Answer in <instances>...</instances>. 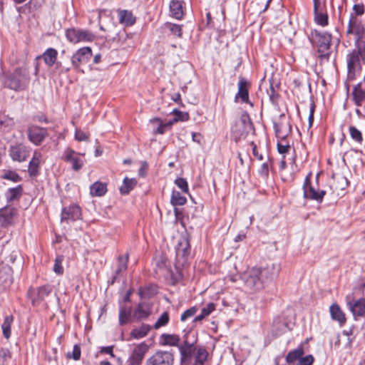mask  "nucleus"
<instances>
[{"label": "nucleus", "instance_id": "obj_1", "mask_svg": "<svg viewBox=\"0 0 365 365\" xmlns=\"http://www.w3.org/2000/svg\"><path fill=\"white\" fill-rule=\"evenodd\" d=\"M188 336L184 338V364L193 359L192 365H205L208 358V351L202 346L196 345L197 336L192 335V339L189 340Z\"/></svg>", "mask_w": 365, "mask_h": 365}, {"label": "nucleus", "instance_id": "obj_2", "mask_svg": "<svg viewBox=\"0 0 365 365\" xmlns=\"http://www.w3.org/2000/svg\"><path fill=\"white\" fill-rule=\"evenodd\" d=\"M346 61L349 76L354 78L356 72L361 71V63H365V41L356 43V48L347 55Z\"/></svg>", "mask_w": 365, "mask_h": 365}, {"label": "nucleus", "instance_id": "obj_3", "mask_svg": "<svg viewBox=\"0 0 365 365\" xmlns=\"http://www.w3.org/2000/svg\"><path fill=\"white\" fill-rule=\"evenodd\" d=\"M312 45L317 48L319 57L328 60L331 41V35L327 32H320L317 30L312 31L309 36Z\"/></svg>", "mask_w": 365, "mask_h": 365}, {"label": "nucleus", "instance_id": "obj_4", "mask_svg": "<svg viewBox=\"0 0 365 365\" xmlns=\"http://www.w3.org/2000/svg\"><path fill=\"white\" fill-rule=\"evenodd\" d=\"M29 83V78L28 72L26 69L19 68L8 76L5 83L10 89L18 91L24 90Z\"/></svg>", "mask_w": 365, "mask_h": 365}, {"label": "nucleus", "instance_id": "obj_5", "mask_svg": "<svg viewBox=\"0 0 365 365\" xmlns=\"http://www.w3.org/2000/svg\"><path fill=\"white\" fill-rule=\"evenodd\" d=\"M260 268L253 267L243 275V280L247 288L257 291L264 288L265 282L260 274Z\"/></svg>", "mask_w": 365, "mask_h": 365}, {"label": "nucleus", "instance_id": "obj_6", "mask_svg": "<svg viewBox=\"0 0 365 365\" xmlns=\"http://www.w3.org/2000/svg\"><path fill=\"white\" fill-rule=\"evenodd\" d=\"M312 173H309L305 178L304 185H303V190H304V198L310 199L315 200L318 202H322L323 198L326 194L324 190H317L314 187L311 185V178Z\"/></svg>", "mask_w": 365, "mask_h": 365}, {"label": "nucleus", "instance_id": "obj_7", "mask_svg": "<svg viewBox=\"0 0 365 365\" xmlns=\"http://www.w3.org/2000/svg\"><path fill=\"white\" fill-rule=\"evenodd\" d=\"M346 34H354L356 36V43L364 41L363 37L365 34V27L361 21L353 14L350 15Z\"/></svg>", "mask_w": 365, "mask_h": 365}, {"label": "nucleus", "instance_id": "obj_8", "mask_svg": "<svg viewBox=\"0 0 365 365\" xmlns=\"http://www.w3.org/2000/svg\"><path fill=\"white\" fill-rule=\"evenodd\" d=\"M345 300L354 317H365V298L354 299V294H349L346 296Z\"/></svg>", "mask_w": 365, "mask_h": 365}, {"label": "nucleus", "instance_id": "obj_9", "mask_svg": "<svg viewBox=\"0 0 365 365\" xmlns=\"http://www.w3.org/2000/svg\"><path fill=\"white\" fill-rule=\"evenodd\" d=\"M66 36L70 42L74 43L81 41H91L94 38V36L91 32L76 29H68Z\"/></svg>", "mask_w": 365, "mask_h": 365}, {"label": "nucleus", "instance_id": "obj_10", "mask_svg": "<svg viewBox=\"0 0 365 365\" xmlns=\"http://www.w3.org/2000/svg\"><path fill=\"white\" fill-rule=\"evenodd\" d=\"M92 57V51L90 47H83L78 49L71 57L73 67L79 68L81 66L86 64Z\"/></svg>", "mask_w": 365, "mask_h": 365}, {"label": "nucleus", "instance_id": "obj_11", "mask_svg": "<svg viewBox=\"0 0 365 365\" xmlns=\"http://www.w3.org/2000/svg\"><path fill=\"white\" fill-rule=\"evenodd\" d=\"M173 356L168 351H157L146 361V365H172Z\"/></svg>", "mask_w": 365, "mask_h": 365}, {"label": "nucleus", "instance_id": "obj_12", "mask_svg": "<svg viewBox=\"0 0 365 365\" xmlns=\"http://www.w3.org/2000/svg\"><path fill=\"white\" fill-rule=\"evenodd\" d=\"M281 269L280 264L277 262H269L260 268V274L265 283L272 281L279 274Z\"/></svg>", "mask_w": 365, "mask_h": 365}, {"label": "nucleus", "instance_id": "obj_13", "mask_svg": "<svg viewBox=\"0 0 365 365\" xmlns=\"http://www.w3.org/2000/svg\"><path fill=\"white\" fill-rule=\"evenodd\" d=\"M29 148L23 144L12 145L9 148V155L14 161L24 162L29 156Z\"/></svg>", "mask_w": 365, "mask_h": 365}, {"label": "nucleus", "instance_id": "obj_14", "mask_svg": "<svg viewBox=\"0 0 365 365\" xmlns=\"http://www.w3.org/2000/svg\"><path fill=\"white\" fill-rule=\"evenodd\" d=\"M148 350V346L143 342L138 344L133 351L128 360V365H140L145 353Z\"/></svg>", "mask_w": 365, "mask_h": 365}, {"label": "nucleus", "instance_id": "obj_15", "mask_svg": "<svg viewBox=\"0 0 365 365\" xmlns=\"http://www.w3.org/2000/svg\"><path fill=\"white\" fill-rule=\"evenodd\" d=\"M171 113L173 114V118L170 119L165 123H163L160 120V119H158V118H155L151 120V122L153 123L158 124V127L155 130H154V133L163 134L165 132V128L170 126L171 125H173V123H175L179 120H182V114L181 111L175 108L173 110Z\"/></svg>", "mask_w": 365, "mask_h": 365}, {"label": "nucleus", "instance_id": "obj_16", "mask_svg": "<svg viewBox=\"0 0 365 365\" xmlns=\"http://www.w3.org/2000/svg\"><path fill=\"white\" fill-rule=\"evenodd\" d=\"M51 292L49 286H43L38 289H34L29 291V296L34 305L38 304L43 301Z\"/></svg>", "mask_w": 365, "mask_h": 365}, {"label": "nucleus", "instance_id": "obj_17", "mask_svg": "<svg viewBox=\"0 0 365 365\" xmlns=\"http://www.w3.org/2000/svg\"><path fill=\"white\" fill-rule=\"evenodd\" d=\"M28 135L31 142L38 145L46 137L47 131L46 129L38 126H31L28 130Z\"/></svg>", "mask_w": 365, "mask_h": 365}, {"label": "nucleus", "instance_id": "obj_18", "mask_svg": "<svg viewBox=\"0 0 365 365\" xmlns=\"http://www.w3.org/2000/svg\"><path fill=\"white\" fill-rule=\"evenodd\" d=\"M170 203L174 207L176 221L182 226V211L177 207L178 205H182V197L180 192L175 190L173 191Z\"/></svg>", "mask_w": 365, "mask_h": 365}, {"label": "nucleus", "instance_id": "obj_19", "mask_svg": "<svg viewBox=\"0 0 365 365\" xmlns=\"http://www.w3.org/2000/svg\"><path fill=\"white\" fill-rule=\"evenodd\" d=\"M81 215V209L78 205H71L68 207L63 209L61 212V221H67L68 220L75 221L80 218Z\"/></svg>", "mask_w": 365, "mask_h": 365}, {"label": "nucleus", "instance_id": "obj_20", "mask_svg": "<svg viewBox=\"0 0 365 365\" xmlns=\"http://www.w3.org/2000/svg\"><path fill=\"white\" fill-rule=\"evenodd\" d=\"M16 210L10 206H5L0 209V224L6 227L12 222L13 217L16 215Z\"/></svg>", "mask_w": 365, "mask_h": 365}, {"label": "nucleus", "instance_id": "obj_21", "mask_svg": "<svg viewBox=\"0 0 365 365\" xmlns=\"http://www.w3.org/2000/svg\"><path fill=\"white\" fill-rule=\"evenodd\" d=\"M353 101L356 106H361L365 101V87L362 83L356 85L352 91Z\"/></svg>", "mask_w": 365, "mask_h": 365}, {"label": "nucleus", "instance_id": "obj_22", "mask_svg": "<svg viewBox=\"0 0 365 365\" xmlns=\"http://www.w3.org/2000/svg\"><path fill=\"white\" fill-rule=\"evenodd\" d=\"M329 311L331 319L337 321L340 326H343L346 323L345 314L337 304H332L330 306Z\"/></svg>", "mask_w": 365, "mask_h": 365}, {"label": "nucleus", "instance_id": "obj_23", "mask_svg": "<svg viewBox=\"0 0 365 365\" xmlns=\"http://www.w3.org/2000/svg\"><path fill=\"white\" fill-rule=\"evenodd\" d=\"M241 98L242 102L247 103L249 101L248 83L244 78L240 77L238 83V92L235 98Z\"/></svg>", "mask_w": 365, "mask_h": 365}, {"label": "nucleus", "instance_id": "obj_24", "mask_svg": "<svg viewBox=\"0 0 365 365\" xmlns=\"http://www.w3.org/2000/svg\"><path fill=\"white\" fill-rule=\"evenodd\" d=\"M150 313V307L148 303H139L133 312V317L137 319H142L148 317Z\"/></svg>", "mask_w": 365, "mask_h": 365}, {"label": "nucleus", "instance_id": "obj_25", "mask_svg": "<svg viewBox=\"0 0 365 365\" xmlns=\"http://www.w3.org/2000/svg\"><path fill=\"white\" fill-rule=\"evenodd\" d=\"M304 348L302 346H298L297 349L290 351L286 356V362L290 365H294L295 363L299 361L301 356L304 355Z\"/></svg>", "mask_w": 365, "mask_h": 365}, {"label": "nucleus", "instance_id": "obj_26", "mask_svg": "<svg viewBox=\"0 0 365 365\" xmlns=\"http://www.w3.org/2000/svg\"><path fill=\"white\" fill-rule=\"evenodd\" d=\"M41 154L34 152L32 159L29 165V173L31 176H36L38 173V166L41 162Z\"/></svg>", "mask_w": 365, "mask_h": 365}, {"label": "nucleus", "instance_id": "obj_27", "mask_svg": "<svg viewBox=\"0 0 365 365\" xmlns=\"http://www.w3.org/2000/svg\"><path fill=\"white\" fill-rule=\"evenodd\" d=\"M107 192V186L106 184L96 182L92 184L90 187V192L93 196L101 197L106 194Z\"/></svg>", "mask_w": 365, "mask_h": 365}, {"label": "nucleus", "instance_id": "obj_28", "mask_svg": "<svg viewBox=\"0 0 365 365\" xmlns=\"http://www.w3.org/2000/svg\"><path fill=\"white\" fill-rule=\"evenodd\" d=\"M170 11L172 16L176 19L182 17V4L180 1H172L170 4Z\"/></svg>", "mask_w": 365, "mask_h": 365}, {"label": "nucleus", "instance_id": "obj_29", "mask_svg": "<svg viewBox=\"0 0 365 365\" xmlns=\"http://www.w3.org/2000/svg\"><path fill=\"white\" fill-rule=\"evenodd\" d=\"M119 21L125 26H132L135 22V18L130 11L123 10L119 12Z\"/></svg>", "mask_w": 365, "mask_h": 365}, {"label": "nucleus", "instance_id": "obj_30", "mask_svg": "<svg viewBox=\"0 0 365 365\" xmlns=\"http://www.w3.org/2000/svg\"><path fill=\"white\" fill-rule=\"evenodd\" d=\"M23 192V187L21 185H18L16 187L8 189L6 192V197L8 202H11L19 199Z\"/></svg>", "mask_w": 365, "mask_h": 365}, {"label": "nucleus", "instance_id": "obj_31", "mask_svg": "<svg viewBox=\"0 0 365 365\" xmlns=\"http://www.w3.org/2000/svg\"><path fill=\"white\" fill-rule=\"evenodd\" d=\"M43 58L45 63L51 66L53 65L57 58V51L54 48H48L43 54Z\"/></svg>", "mask_w": 365, "mask_h": 365}, {"label": "nucleus", "instance_id": "obj_32", "mask_svg": "<svg viewBox=\"0 0 365 365\" xmlns=\"http://www.w3.org/2000/svg\"><path fill=\"white\" fill-rule=\"evenodd\" d=\"M150 327L147 324H143L140 327L132 330L130 335L134 339H141L145 336L149 331Z\"/></svg>", "mask_w": 365, "mask_h": 365}, {"label": "nucleus", "instance_id": "obj_33", "mask_svg": "<svg viewBox=\"0 0 365 365\" xmlns=\"http://www.w3.org/2000/svg\"><path fill=\"white\" fill-rule=\"evenodd\" d=\"M160 339L163 345L175 346L180 341V337L175 334H163L161 335Z\"/></svg>", "mask_w": 365, "mask_h": 365}, {"label": "nucleus", "instance_id": "obj_34", "mask_svg": "<svg viewBox=\"0 0 365 365\" xmlns=\"http://www.w3.org/2000/svg\"><path fill=\"white\" fill-rule=\"evenodd\" d=\"M131 308H126L121 307L119 311V323L120 325H123L128 323L131 318Z\"/></svg>", "mask_w": 365, "mask_h": 365}, {"label": "nucleus", "instance_id": "obj_35", "mask_svg": "<svg viewBox=\"0 0 365 365\" xmlns=\"http://www.w3.org/2000/svg\"><path fill=\"white\" fill-rule=\"evenodd\" d=\"M136 185V180L135 179H129L125 178L123 180V184L120 187V192L123 195H127L131 190L133 189Z\"/></svg>", "mask_w": 365, "mask_h": 365}, {"label": "nucleus", "instance_id": "obj_36", "mask_svg": "<svg viewBox=\"0 0 365 365\" xmlns=\"http://www.w3.org/2000/svg\"><path fill=\"white\" fill-rule=\"evenodd\" d=\"M13 322V317L11 315L6 316L1 325L3 335L6 339H9L11 336V326Z\"/></svg>", "mask_w": 365, "mask_h": 365}, {"label": "nucleus", "instance_id": "obj_37", "mask_svg": "<svg viewBox=\"0 0 365 365\" xmlns=\"http://www.w3.org/2000/svg\"><path fill=\"white\" fill-rule=\"evenodd\" d=\"M128 262V254L126 253L125 256L118 257V265L115 270V275L119 274L120 272L126 270Z\"/></svg>", "mask_w": 365, "mask_h": 365}, {"label": "nucleus", "instance_id": "obj_38", "mask_svg": "<svg viewBox=\"0 0 365 365\" xmlns=\"http://www.w3.org/2000/svg\"><path fill=\"white\" fill-rule=\"evenodd\" d=\"M0 178L14 182H17L21 180V177L16 172L11 170H3Z\"/></svg>", "mask_w": 365, "mask_h": 365}, {"label": "nucleus", "instance_id": "obj_39", "mask_svg": "<svg viewBox=\"0 0 365 365\" xmlns=\"http://www.w3.org/2000/svg\"><path fill=\"white\" fill-rule=\"evenodd\" d=\"M215 306L213 303L208 304L205 307L202 309L201 314L194 319V322L202 320L203 318L208 316L213 310H215Z\"/></svg>", "mask_w": 365, "mask_h": 365}, {"label": "nucleus", "instance_id": "obj_40", "mask_svg": "<svg viewBox=\"0 0 365 365\" xmlns=\"http://www.w3.org/2000/svg\"><path fill=\"white\" fill-rule=\"evenodd\" d=\"M314 20L320 26H325L328 25V16L321 11L314 13Z\"/></svg>", "mask_w": 365, "mask_h": 365}, {"label": "nucleus", "instance_id": "obj_41", "mask_svg": "<svg viewBox=\"0 0 365 365\" xmlns=\"http://www.w3.org/2000/svg\"><path fill=\"white\" fill-rule=\"evenodd\" d=\"M169 322V316L168 312H163L158 319L153 325V328L158 329L161 327L165 326Z\"/></svg>", "mask_w": 365, "mask_h": 365}, {"label": "nucleus", "instance_id": "obj_42", "mask_svg": "<svg viewBox=\"0 0 365 365\" xmlns=\"http://www.w3.org/2000/svg\"><path fill=\"white\" fill-rule=\"evenodd\" d=\"M349 133L353 140H354L356 142L359 143H361L363 140L361 133L356 127L350 126Z\"/></svg>", "mask_w": 365, "mask_h": 365}, {"label": "nucleus", "instance_id": "obj_43", "mask_svg": "<svg viewBox=\"0 0 365 365\" xmlns=\"http://www.w3.org/2000/svg\"><path fill=\"white\" fill-rule=\"evenodd\" d=\"M314 361V358L312 355L309 354L306 356H301L296 365H312Z\"/></svg>", "mask_w": 365, "mask_h": 365}, {"label": "nucleus", "instance_id": "obj_44", "mask_svg": "<svg viewBox=\"0 0 365 365\" xmlns=\"http://www.w3.org/2000/svg\"><path fill=\"white\" fill-rule=\"evenodd\" d=\"M62 262H63L62 256H58L56 258L55 264L53 266V271L58 274H61L63 272V268L61 266Z\"/></svg>", "mask_w": 365, "mask_h": 365}, {"label": "nucleus", "instance_id": "obj_45", "mask_svg": "<svg viewBox=\"0 0 365 365\" xmlns=\"http://www.w3.org/2000/svg\"><path fill=\"white\" fill-rule=\"evenodd\" d=\"M89 138V134L83 132L81 130L76 129L75 132V139L78 141H87Z\"/></svg>", "mask_w": 365, "mask_h": 365}, {"label": "nucleus", "instance_id": "obj_46", "mask_svg": "<svg viewBox=\"0 0 365 365\" xmlns=\"http://www.w3.org/2000/svg\"><path fill=\"white\" fill-rule=\"evenodd\" d=\"M67 356L68 358H73L74 360H78L81 357L80 346L77 344L74 345L72 353H68Z\"/></svg>", "mask_w": 365, "mask_h": 365}, {"label": "nucleus", "instance_id": "obj_47", "mask_svg": "<svg viewBox=\"0 0 365 365\" xmlns=\"http://www.w3.org/2000/svg\"><path fill=\"white\" fill-rule=\"evenodd\" d=\"M68 162L72 164V168L75 171L79 170L83 165V160H81L77 157H75L74 158H73V160H71Z\"/></svg>", "mask_w": 365, "mask_h": 365}, {"label": "nucleus", "instance_id": "obj_48", "mask_svg": "<svg viewBox=\"0 0 365 365\" xmlns=\"http://www.w3.org/2000/svg\"><path fill=\"white\" fill-rule=\"evenodd\" d=\"M269 96V100L272 103H275L278 99V94L276 93L273 85L271 83L269 90L267 91Z\"/></svg>", "mask_w": 365, "mask_h": 365}, {"label": "nucleus", "instance_id": "obj_49", "mask_svg": "<svg viewBox=\"0 0 365 365\" xmlns=\"http://www.w3.org/2000/svg\"><path fill=\"white\" fill-rule=\"evenodd\" d=\"M169 29L171 33L178 37L181 36V26L178 24H170L168 25Z\"/></svg>", "mask_w": 365, "mask_h": 365}, {"label": "nucleus", "instance_id": "obj_50", "mask_svg": "<svg viewBox=\"0 0 365 365\" xmlns=\"http://www.w3.org/2000/svg\"><path fill=\"white\" fill-rule=\"evenodd\" d=\"M277 147L278 152L282 155L288 153L291 149V147L289 144L283 145L281 143H278Z\"/></svg>", "mask_w": 365, "mask_h": 365}, {"label": "nucleus", "instance_id": "obj_51", "mask_svg": "<svg viewBox=\"0 0 365 365\" xmlns=\"http://www.w3.org/2000/svg\"><path fill=\"white\" fill-rule=\"evenodd\" d=\"M353 11L354 12L352 14L356 16L362 15L364 13V6L362 4H354L353 6Z\"/></svg>", "mask_w": 365, "mask_h": 365}, {"label": "nucleus", "instance_id": "obj_52", "mask_svg": "<svg viewBox=\"0 0 365 365\" xmlns=\"http://www.w3.org/2000/svg\"><path fill=\"white\" fill-rule=\"evenodd\" d=\"M77 153L72 149L68 148L64 151V160L67 162L73 160L75 158V155Z\"/></svg>", "mask_w": 365, "mask_h": 365}, {"label": "nucleus", "instance_id": "obj_53", "mask_svg": "<svg viewBox=\"0 0 365 365\" xmlns=\"http://www.w3.org/2000/svg\"><path fill=\"white\" fill-rule=\"evenodd\" d=\"M181 245V243L180 242H178V246L179 247L176 250V263H175V269L179 272V274L180 275H181V270H180V266H181V264L180 262V246Z\"/></svg>", "mask_w": 365, "mask_h": 365}, {"label": "nucleus", "instance_id": "obj_54", "mask_svg": "<svg viewBox=\"0 0 365 365\" xmlns=\"http://www.w3.org/2000/svg\"><path fill=\"white\" fill-rule=\"evenodd\" d=\"M337 183L341 184L339 188L343 190L348 185L349 182L347 179L344 176H339L337 178Z\"/></svg>", "mask_w": 365, "mask_h": 365}, {"label": "nucleus", "instance_id": "obj_55", "mask_svg": "<svg viewBox=\"0 0 365 365\" xmlns=\"http://www.w3.org/2000/svg\"><path fill=\"white\" fill-rule=\"evenodd\" d=\"M113 349V346H103L101 349V353L108 354H110L111 357H115Z\"/></svg>", "mask_w": 365, "mask_h": 365}, {"label": "nucleus", "instance_id": "obj_56", "mask_svg": "<svg viewBox=\"0 0 365 365\" xmlns=\"http://www.w3.org/2000/svg\"><path fill=\"white\" fill-rule=\"evenodd\" d=\"M314 108H315L314 104L312 103L311 106H310V112H309V127H311L312 125V123H313V121H314Z\"/></svg>", "mask_w": 365, "mask_h": 365}, {"label": "nucleus", "instance_id": "obj_57", "mask_svg": "<svg viewBox=\"0 0 365 365\" xmlns=\"http://www.w3.org/2000/svg\"><path fill=\"white\" fill-rule=\"evenodd\" d=\"M197 309L195 307H191L190 309L184 312V320L192 315L196 312Z\"/></svg>", "mask_w": 365, "mask_h": 365}, {"label": "nucleus", "instance_id": "obj_58", "mask_svg": "<svg viewBox=\"0 0 365 365\" xmlns=\"http://www.w3.org/2000/svg\"><path fill=\"white\" fill-rule=\"evenodd\" d=\"M251 145L252 146V153L254 156H255L259 160H262L263 159V156L257 152L256 145L253 142H252Z\"/></svg>", "mask_w": 365, "mask_h": 365}, {"label": "nucleus", "instance_id": "obj_59", "mask_svg": "<svg viewBox=\"0 0 365 365\" xmlns=\"http://www.w3.org/2000/svg\"><path fill=\"white\" fill-rule=\"evenodd\" d=\"M191 135H192V140L193 142L200 143L201 140L202 139L201 134L199 133L192 132Z\"/></svg>", "mask_w": 365, "mask_h": 365}, {"label": "nucleus", "instance_id": "obj_60", "mask_svg": "<svg viewBox=\"0 0 365 365\" xmlns=\"http://www.w3.org/2000/svg\"><path fill=\"white\" fill-rule=\"evenodd\" d=\"M12 123L13 122L11 119L6 120L5 119V116L0 113V125H6V126H9L11 125Z\"/></svg>", "mask_w": 365, "mask_h": 365}, {"label": "nucleus", "instance_id": "obj_61", "mask_svg": "<svg viewBox=\"0 0 365 365\" xmlns=\"http://www.w3.org/2000/svg\"><path fill=\"white\" fill-rule=\"evenodd\" d=\"M259 173L262 174V175H268V173H269V168H268V165L267 163H264L262 166H261V168L259 170Z\"/></svg>", "mask_w": 365, "mask_h": 365}, {"label": "nucleus", "instance_id": "obj_62", "mask_svg": "<svg viewBox=\"0 0 365 365\" xmlns=\"http://www.w3.org/2000/svg\"><path fill=\"white\" fill-rule=\"evenodd\" d=\"M184 68L187 70V72L189 73L190 76H194V72L192 71V66L189 62L184 63Z\"/></svg>", "mask_w": 365, "mask_h": 365}, {"label": "nucleus", "instance_id": "obj_63", "mask_svg": "<svg viewBox=\"0 0 365 365\" xmlns=\"http://www.w3.org/2000/svg\"><path fill=\"white\" fill-rule=\"evenodd\" d=\"M240 120H241L242 123H243L244 125H246L247 123H250V117L246 113L241 116Z\"/></svg>", "mask_w": 365, "mask_h": 365}, {"label": "nucleus", "instance_id": "obj_64", "mask_svg": "<svg viewBox=\"0 0 365 365\" xmlns=\"http://www.w3.org/2000/svg\"><path fill=\"white\" fill-rule=\"evenodd\" d=\"M314 1V12L317 13L319 11L320 1L319 0H313Z\"/></svg>", "mask_w": 365, "mask_h": 365}]
</instances>
